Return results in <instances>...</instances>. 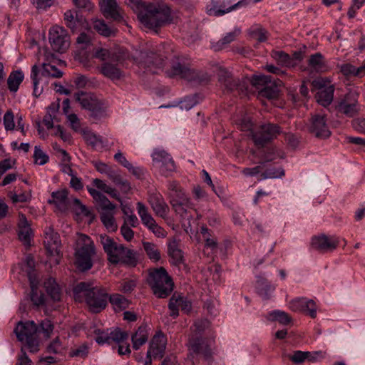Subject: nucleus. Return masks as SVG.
Masks as SVG:
<instances>
[{"mask_svg":"<svg viewBox=\"0 0 365 365\" xmlns=\"http://www.w3.org/2000/svg\"><path fill=\"white\" fill-rule=\"evenodd\" d=\"M73 297L78 302L85 301L91 312L98 313L106 307L108 293L101 286L94 285L91 282H81L73 287Z\"/></svg>","mask_w":365,"mask_h":365,"instance_id":"nucleus-1","label":"nucleus"},{"mask_svg":"<svg viewBox=\"0 0 365 365\" xmlns=\"http://www.w3.org/2000/svg\"><path fill=\"white\" fill-rule=\"evenodd\" d=\"M138 19L145 27L155 31L173 20L170 9L164 2L144 4L138 14Z\"/></svg>","mask_w":365,"mask_h":365,"instance_id":"nucleus-2","label":"nucleus"},{"mask_svg":"<svg viewBox=\"0 0 365 365\" xmlns=\"http://www.w3.org/2000/svg\"><path fill=\"white\" fill-rule=\"evenodd\" d=\"M100 242L107 255V259L113 264H122L128 267H135L138 263L136 253L116 242L113 238L106 235H100Z\"/></svg>","mask_w":365,"mask_h":365,"instance_id":"nucleus-3","label":"nucleus"},{"mask_svg":"<svg viewBox=\"0 0 365 365\" xmlns=\"http://www.w3.org/2000/svg\"><path fill=\"white\" fill-rule=\"evenodd\" d=\"M49 204L53 205L56 209L61 212H66L73 209L78 215L82 214L93 218L91 211L76 197L69 196L67 189L58 190L51 193V198L48 200Z\"/></svg>","mask_w":365,"mask_h":365,"instance_id":"nucleus-4","label":"nucleus"},{"mask_svg":"<svg viewBox=\"0 0 365 365\" xmlns=\"http://www.w3.org/2000/svg\"><path fill=\"white\" fill-rule=\"evenodd\" d=\"M148 284L158 298L167 297L173 290V282L163 267L148 270Z\"/></svg>","mask_w":365,"mask_h":365,"instance_id":"nucleus-5","label":"nucleus"},{"mask_svg":"<svg viewBox=\"0 0 365 365\" xmlns=\"http://www.w3.org/2000/svg\"><path fill=\"white\" fill-rule=\"evenodd\" d=\"M96 255V249L93 240L86 235L79 234L76 240V265L85 272L93 266L92 259Z\"/></svg>","mask_w":365,"mask_h":365,"instance_id":"nucleus-6","label":"nucleus"},{"mask_svg":"<svg viewBox=\"0 0 365 365\" xmlns=\"http://www.w3.org/2000/svg\"><path fill=\"white\" fill-rule=\"evenodd\" d=\"M14 332L19 341L24 344L31 353H36L39 350V339L38 336V327L34 321L19 322Z\"/></svg>","mask_w":365,"mask_h":365,"instance_id":"nucleus-7","label":"nucleus"},{"mask_svg":"<svg viewBox=\"0 0 365 365\" xmlns=\"http://www.w3.org/2000/svg\"><path fill=\"white\" fill-rule=\"evenodd\" d=\"M74 96L82 108L90 111L91 115L94 118H101L105 116V103L93 93L81 91L76 93Z\"/></svg>","mask_w":365,"mask_h":365,"instance_id":"nucleus-8","label":"nucleus"},{"mask_svg":"<svg viewBox=\"0 0 365 365\" xmlns=\"http://www.w3.org/2000/svg\"><path fill=\"white\" fill-rule=\"evenodd\" d=\"M281 129L277 124L265 123L260 125L255 132H252V138L258 147H264L266 144L276 138Z\"/></svg>","mask_w":365,"mask_h":365,"instance_id":"nucleus-9","label":"nucleus"},{"mask_svg":"<svg viewBox=\"0 0 365 365\" xmlns=\"http://www.w3.org/2000/svg\"><path fill=\"white\" fill-rule=\"evenodd\" d=\"M314 88L319 90L316 95L317 102L326 107L331 104L334 98V86L328 78H318L312 81Z\"/></svg>","mask_w":365,"mask_h":365,"instance_id":"nucleus-10","label":"nucleus"},{"mask_svg":"<svg viewBox=\"0 0 365 365\" xmlns=\"http://www.w3.org/2000/svg\"><path fill=\"white\" fill-rule=\"evenodd\" d=\"M358 98L359 95L356 92H349L345 95L336 106L337 114L344 115L348 118L356 115L360 110Z\"/></svg>","mask_w":365,"mask_h":365,"instance_id":"nucleus-11","label":"nucleus"},{"mask_svg":"<svg viewBox=\"0 0 365 365\" xmlns=\"http://www.w3.org/2000/svg\"><path fill=\"white\" fill-rule=\"evenodd\" d=\"M212 340L204 337H190L189 339V351L192 359L195 355L201 356L205 359H208L212 356Z\"/></svg>","mask_w":365,"mask_h":365,"instance_id":"nucleus-12","label":"nucleus"},{"mask_svg":"<svg viewBox=\"0 0 365 365\" xmlns=\"http://www.w3.org/2000/svg\"><path fill=\"white\" fill-rule=\"evenodd\" d=\"M48 38L52 48L57 52L63 53L69 47L67 31L61 26H53L49 31Z\"/></svg>","mask_w":365,"mask_h":365,"instance_id":"nucleus-13","label":"nucleus"},{"mask_svg":"<svg viewBox=\"0 0 365 365\" xmlns=\"http://www.w3.org/2000/svg\"><path fill=\"white\" fill-rule=\"evenodd\" d=\"M250 1L251 0H241L232 4L231 0H212L211 7L207 9V13L215 16H222L238 7L248 5Z\"/></svg>","mask_w":365,"mask_h":365,"instance_id":"nucleus-14","label":"nucleus"},{"mask_svg":"<svg viewBox=\"0 0 365 365\" xmlns=\"http://www.w3.org/2000/svg\"><path fill=\"white\" fill-rule=\"evenodd\" d=\"M153 165L159 169L162 175H168L175 170V163L167 152L163 150H156L153 155Z\"/></svg>","mask_w":365,"mask_h":365,"instance_id":"nucleus-15","label":"nucleus"},{"mask_svg":"<svg viewBox=\"0 0 365 365\" xmlns=\"http://www.w3.org/2000/svg\"><path fill=\"white\" fill-rule=\"evenodd\" d=\"M339 243V241L336 237L322 234L312 238L311 247L319 252L326 253L336 249Z\"/></svg>","mask_w":365,"mask_h":365,"instance_id":"nucleus-16","label":"nucleus"},{"mask_svg":"<svg viewBox=\"0 0 365 365\" xmlns=\"http://www.w3.org/2000/svg\"><path fill=\"white\" fill-rule=\"evenodd\" d=\"M309 129L310 133L317 138H326L331 135L324 115L315 114L312 115Z\"/></svg>","mask_w":365,"mask_h":365,"instance_id":"nucleus-17","label":"nucleus"},{"mask_svg":"<svg viewBox=\"0 0 365 365\" xmlns=\"http://www.w3.org/2000/svg\"><path fill=\"white\" fill-rule=\"evenodd\" d=\"M289 308L296 312H307V314L313 319L317 317L316 304L312 299L305 297L296 298L289 302Z\"/></svg>","mask_w":365,"mask_h":365,"instance_id":"nucleus-18","label":"nucleus"},{"mask_svg":"<svg viewBox=\"0 0 365 365\" xmlns=\"http://www.w3.org/2000/svg\"><path fill=\"white\" fill-rule=\"evenodd\" d=\"M44 245L48 254L51 256H58L60 253L61 240L59 235L51 227L46 229L44 233Z\"/></svg>","mask_w":365,"mask_h":365,"instance_id":"nucleus-19","label":"nucleus"},{"mask_svg":"<svg viewBox=\"0 0 365 365\" xmlns=\"http://www.w3.org/2000/svg\"><path fill=\"white\" fill-rule=\"evenodd\" d=\"M148 202L156 216L163 220L168 218L170 208L161 195L159 193L150 195Z\"/></svg>","mask_w":365,"mask_h":365,"instance_id":"nucleus-20","label":"nucleus"},{"mask_svg":"<svg viewBox=\"0 0 365 365\" xmlns=\"http://www.w3.org/2000/svg\"><path fill=\"white\" fill-rule=\"evenodd\" d=\"M166 337L161 332L157 333L152 339L149 349L147 352V357L162 358L166 348Z\"/></svg>","mask_w":365,"mask_h":365,"instance_id":"nucleus-21","label":"nucleus"},{"mask_svg":"<svg viewBox=\"0 0 365 365\" xmlns=\"http://www.w3.org/2000/svg\"><path fill=\"white\" fill-rule=\"evenodd\" d=\"M218 76L220 82L229 91L246 88L247 82L245 81L240 82L238 79L234 78L232 75L225 68L220 69Z\"/></svg>","mask_w":365,"mask_h":365,"instance_id":"nucleus-22","label":"nucleus"},{"mask_svg":"<svg viewBox=\"0 0 365 365\" xmlns=\"http://www.w3.org/2000/svg\"><path fill=\"white\" fill-rule=\"evenodd\" d=\"M99 4L101 10L106 19H112L115 21L123 19L116 0H101Z\"/></svg>","mask_w":365,"mask_h":365,"instance_id":"nucleus-23","label":"nucleus"},{"mask_svg":"<svg viewBox=\"0 0 365 365\" xmlns=\"http://www.w3.org/2000/svg\"><path fill=\"white\" fill-rule=\"evenodd\" d=\"M167 73L170 77L180 76L190 81H194L197 76L195 71L178 62L173 63Z\"/></svg>","mask_w":365,"mask_h":365,"instance_id":"nucleus-24","label":"nucleus"},{"mask_svg":"<svg viewBox=\"0 0 365 365\" xmlns=\"http://www.w3.org/2000/svg\"><path fill=\"white\" fill-rule=\"evenodd\" d=\"M115 63L112 61L103 63L98 69L105 77L112 81L119 80L123 76V72Z\"/></svg>","mask_w":365,"mask_h":365,"instance_id":"nucleus-25","label":"nucleus"},{"mask_svg":"<svg viewBox=\"0 0 365 365\" xmlns=\"http://www.w3.org/2000/svg\"><path fill=\"white\" fill-rule=\"evenodd\" d=\"M175 212L182 219L189 220L191 217L190 212L193 210V204L188 197L170 204Z\"/></svg>","mask_w":365,"mask_h":365,"instance_id":"nucleus-26","label":"nucleus"},{"mask_svg":"<svg viewBox=\"0 0 365 365\" xmlns=\"http://www.w3.org/2000/svg\"><path fill=\"white\" fill-rule=\"evenodd\" d=\"M87 190L93 200L99 204L102 211H113L115 209V205L113 204L103 194L94 188L88 187Z\"/></svg>","mask_w":365,"mask_h":365,"instance_id":"nucleus-27","label":"nucleus"},{"mask_svg":"<svg viewBox=\"0 0 365 365\" xmlns=\"http://www.w3.org/2000/svg\"><path fill=\"white\" fill-rule=\"evenodd\" d=\"M19 239L26 245L30 243L32 231L30 225L24 215H19Z\"/></svg>","mask_w":365,"mask_h":365,"instance_id":"nucleus-28","label":"nucleus"},{"mask_svg":"<svg viewBox=\"0 0 365 365\" xmlns=\"http://www.w3.org/2000/svg\"><path fill=\"white\" fill-rule=\"evenodd\" d=\"M240 28L235 27L232 31L227 33L220 40L212 45L215 51H220L233 42L241 34Z\"/></svg>","mask_w":365,"mask_h":365,"instance_id":"nucleus-29","label":"nucleus"},{"mask_svg":"<svg viewBox=\"0 0 365 365\" xmlns=\"http://www.w3.org/2000/svg\"><path fill=\"white\" fill-rule=\"evenodd\" d=\"M45 56L48 62H43L42 63L43 71L41 75L53 78H61L63 73L51 63L54 56L52 53H47L45 54Z\"/></svg>","mask_w":365,"mask_h":365,"instance_id":"nucleus-30","label":"nucleus"},{"mask_svg":"<svg viewBox=\"0 0 365 365\" xmlns=\"http://www.w3.org/2000/svg\"><path fill=\"white\" fill-rule=\"evenodd\" d=\"M168 197L170 198V204L187 197L182 187L176 181L169 182L168 185Z\"/></svg>","mask_w":365,"mask_h":365,"instance_id":"nucleus-31","label":"nucleus"},{"mask_svg":"<svg viewBox=\"0 0 365 365\" xmlns=\"http://www.w3.org/2000/svg\"><path fill=\"white\" fill-rule=\"evenodd\" d=\"M140 57L145 65L148 67L150 66H161L163 63L164 57L167 58V56L162 53H156L153 51L142 52Z\"/></svg>","mask_w":365,"mask_h":365,"instance_id":"nucleus-32","label":"nucleus"},{"mask_svg":"<svg viewBox=\"0 0 365 365\" xmlns=\"http://www.w3.org/2000/svg\"><path fill=\"white\" fill-rule=\"evenodd\" d=\"M148 339V333L146 327L140 326L131 336L133 348L138 350L141 346L147 342Z\"/></svg>","mask_w":365,"mask_h":365,"instance_id":"nucleus-33","label":"nucleus"},{"mask_svg":"<svg viewBox=\"0 0 365 365\" xmlns=\"http://www.w3.org/2000/svg\"><path fill=\"white\" fill-rule=\"evenodd\" d=\"M136 209L143 225L147 228L156 222L148 208L143 202H138Z\"/></svg>","mask_w":365,"mask_h":365,"instance_id":"nucleus-34","label":"nucleus"},{"mask_svg":"<svg viewBox=\"0 0 365 365\" xmlns=\"http://www.w3.org/2000/svg\"><path fill=\"white\" fill-rule=\"evenodd\" d=\"M93 55L94 58L99 59L103 63L119 61V57L115 53L104 48H95Z\"/></svg>","mask_w":365,"mask_h":365,"instance_id":"nucleus-35","label":"nucleus"},{"mask_svg":"<svg viewBox=\"0 0 365 365\" xmlns=\"http://www.w3.org/2000/svg\"><path fill=\"white\" fill-rule=\"evenodd\" d=\"M271 56L281 66L290 68L294 67L297 63L293 61L289 54L282 51H272Z\"/></svg>","mask_w":365,"mask_h":365,"instance_id":"nucleus-36","label":"nucleus"},{"mask_svg":"<svg viewBox=\"0 0 365 365\" xmlns=\"http://www.w3.org/2000/svg\"><path fill=\"white\" fill-rule=\"evenodd\" d=\"M309 66L313 71L317 72H325L327 70V66L325 63L323 56L320 53H316L312 55L309 58Z\"/></svg>","mask_w":365,"mask_h":365,"instance_id":"nucleus-37","label":"nucleus"},{"mask_svg":"<svg viewBox=\"0 0 365 365\" xmlns=\"http://www.w3.org/2000/svg\"><path fill=\"white\" fill-rule=\"evenodd\" d=\"M340 71L347 77H362L365 75V63L359 68H356L350 63H344L340 66Z\"/></svg>","mask_w":365,"mask_h":365,"instance_id":"nucleus-38","label":"nucleus"},{"mask_svg":"<svg viewBox=\"0 0 365 365\" xmlns=\"http://www.w3.org/2000/svg\"><path fill=\"white\" fill-rule=\"evenodd\" d=\"M45 289L48 294L54 302H59L61 298V293L58 285L56 284L55 279L52 278L48 279L44 282Z\"/></svg>","mask_w":365,"mask_h":365,"instance_id":"nucleus-39","label":"nucleus"},{"mask_svg":"<svg viewBox=\"0 0 365 365\" xmlns=\"http://www.w3.org/2000/svg\"><path fill=\"white\" fill-rule=\"evenodd\" d=\"M64 21L67 27L73 32L78 30L82 23V19H78L76 11L68 10L64 13Z\"/></svg>","mask_w":365,"mask_h":365,"instance_id":"nucleus-40","label":"nucleus"},{"mask_svg":"<svg viewBox=\"0 0 365 365\" xmlns=\"http://www.w3.org/2000/svg\"><path fill=\"white\" fill-rule=\"evenodd\" d=\"M100 218L108 230L111 232L117 230L118 225L114 217L113 211H102Z\"/></svg>","mask_w":365,"mask_h":365,"instance_id":"nucleus-41","label":"nucleus"},{"mask_svg":"<svg viewBox=\"0 0 365 365\" xmlns=\"http://www.w3.org/2000/svg\"><path fill=\"white\" fill-rule=\"evenodd\" d=\"M168 255L173 264H179L182 262L183 256L175 240H172L168 243Z\"/></svg>","mask_w":365,"mask_h":365,"instance_id":"nucleus-42","label":"nucleus"},{"mask_svg":"<svg viewBox=\"0 0 365 365\" xmlns=\"http://www.w3.org/2000/svg\"><path fill=\"white\" fill-rule=\"evenodd\" d=\"M143 246L150 260L156 262L160 259V252L157 245L150 242H143Z\"/></svg>","mask_w":365,"mask_h":365,"instance_id":"nucleus-43","label":"nucleus"},{"mask_svg":"<svg viewBox=\"0 0 365 365\" xmlns=\"http://www.w3.org/2000/svg\"><path fill=\"white\" fill-rule=\"evenodd\" d=\"M23 79L24 74L21 71H16L12 72L7 79L9 89L12 92L17 91Z\"/></svg>","mask_w":365,"mask_h":365,"instance_id":"nucleus-44","label":"nucleus"},{"mask_svg":"<svg viewBox=\"0 0 365 365\" xmlns=\"http://www.w3.org/2000/svg\"><path fill=\"white\" fill-rule=\"evenodd\" d=\"M210 327V322L206 319H200L195 322L191 327L192 334L191 337H202V335Z\"/></svg>","mask_w":365,"mask_h":365,"instance_id":"nucleus-45","label":"nucleus"},{"mask_svg":"<svg viewBox=\"0 0 365 365\" xmlns=\"http://www.w3.org/2000/svg\"><path fill=\"white\" fill-rule=\"evenodd\" d=\"M93 29L101 35L108 37L113 34L114 31L108 26L103 20L93 19Z\"/></svg>","mask_w":365,"mask_h":365,"instance_id":"nucleus-46","label":"nucleus"},{"mask_svg":"<svg viewBox=\"0 0 365 365\" xmlns=\"http://www.w3.org/2000/svg\"><path fill=\"white\" fill-rule=\"evenodd\" d=\"M250 36L258 42H264L267 39V31L261 26H255L250 29Z\"/></svg>","mask_w":365,"mask_h":365,"instance_id":"nucleus-47","label":"nucleus"},{"mask_svg":"<svg viewBox=\"0 0 365 365\" xmlns=\"http://www.w3.org/2000/svg\"><path fill=\"white\" fill-rule=\"evenodd\" d=\"M108 300L115 309H125L128 306V301L119 294L108 296Z\"/></svg>","mask_w":365,"mask_h":365,"instance_id":"nucleus-48","label":"nucleus"},{"mask_svg":"<svg viewBox=\"0 0 365 365\" xmlns=\"http://www.w3.org/2000/svg\"><path fill=\"white\" fill-rule=\"evenodd\" d=\"M39 69L38 67L36 65H34L31 68V78L33 82V86H34V95L35 96H39L43 91L42 88L38 87V81H39Z\"/></svg>","mask_w":365,"mask_h":365,"instance_id":"nucleus-49","label":"nucleus"},{"mask_svg":"<svg viewBox=\"0 0 365 365\" xmlns=\"http://www.w3.org/2000/svg\"><path fill=\"white\" fill-rule=\"evenodd\" d=\"M269 319L272 321H278L282 324H287L291 322L290 316L285 312L274 310L269 314Z\"/></svg>","mask_w":365,"mask_h":365,"instance_id":"nucleus-50","label":"nucleus"},{"mask_svg":"<svg viewBox=\"0 0 365 365\" xmlns=\"http://www.w3.org/2000/svg\"><path fill=\"white\" fill-rule=\"evenodd\" d=\"M82 135L87 144L91 145L93 148H96L102 144V140L89 130L83 129Z\"/></svg>","mask_w":365,"mask_h":365,"instance_id":"nucleus-51","label":"nucleus"},{"mask_svg":"<svg viewBox=\"0 0 365 365\" xmlns=\"http://www.w3.org/2000/svg\"><path fill=\"white\" fill-rule=\"evenodd\" d=\"M110 344L115 342L120 344L124 342L128 338V333L122 331L120 328H115L113 330H110Z\"/></svg>","mask_w":365,"mask_h":365,"instance_id":"nucleus-52","label":"nucleus"},{"mask_svg":"<svg viewBox=\"0 0 365 365\" xmlns=\"http://www.w3.org/2000/svg\"><path fill=\"white\" fill-rule=\"evenodd\" d=\"M31 300L34 305L39 307L43 305L45 302L44 295L41 292H38L37 288L35 287L34 282H31Z\"/></svg>","mask_w":365,"mask_h":365,"instance_id":"nucleus-53","label":"nucleus"},{"mask_svg":"<svg viewBox=\"0 0 365 365\" xmlns=\"http://www.w3.org/2000/svg\"><path fill=\"white\" fill-rule=\"evenodd\" d=\"M94 333L96 335L95 340L98 344H110V329H96Z\"/></svg>","mask_w":365,"mask_h":365,"instance_id":"nucleus-54","label":"nucleus"},{"mask_svg":"<svg viewBox=\"0 0 365 365\" xmlns=\"http://www.w3.org/2000/svg\"><path fill=\"white\" fill-rule=\"evenodd\" d=\"M271 81L272 77L270 76L260 75L254 76L250 81L252 86L259 89L260 86L265 87L268 83H271Z\"/></svg>","mask_w":365,"mask_h":365,"instance_id":"nucleus-55","label":"nucleus"},{"mask_svg":"<svg viewBox=\"0 0 365 365\" xmlns=\"http://www.w3.org/2000/svg\"><path fill=\"white\" fill-rule=\"evenodd\" d=\"M34 158L35 163L41 165L46 164L48 160V156L38 146L34 148Z\"/></svg>","mask_w":365,"mask_h":365,"instance_id":"nucleus-56","label":"nucleus"},{"mask_svg":"<svg viewBox=\"0 0 365 365\" xmlns=\"http://www.w3.org/2000/svg\"><path fill=\"white\" fill-rule=\"evenodd\" d=\"M4 125L5 129L8 130H13L15 128L14 116L13 112L9 110L4 114Z\"/></svg>","mask_w":365,"mask_h":365,"instance_id":"nucleus-57","label":"nucleus"},{"mask_svg":"<svg viewBox=\"0 0 365 365\" xmlns=\"http://www.w3.org/2000/svg\"><path fill=\"white\" fill-rule=\"evenodd\" d=\"M168 308L170 311V316L176 318L179 314L180 305L178 303V297L173 296L169 301Z\"/></svg>","mask_w":365,"mask_h":365,"instance_id":"nucleus-58","label":"nucleus"},{"mask_svg":"<svg viewBox=\"0 0 365 365\" xmlns=\"http://www.w3.org/2000/svg\"><path fill=\"white\" fill-rule=\"evenodd\" d=\"M155 237L158 238H164L167 236V232L160 226L156 222L148 227Z\"/></svg>","mask_w":365,"mask_h":365,"instance_id":"nucleus-59","label":"nucleus"},{"mask_svg":"<svg viewBox=\"0 0 365 365\" xmlns=\"http://www.w3.org/2000/svg\"><path fill=\"white\" fill-rule=\"evenodd\" d=\"M67 119H68V121L71 128L74 131H76V132L81 131L82 132L83 130L81 129L80 119L76 114L71 113V114L68 115Z\"/></svg>","mask_w":365,"mask_h":365,"instance_id":"nucleus-60","label":"nucleus"},{"mask_svg":"<svg viewBox=\"0 0 365 365\" xmlns=\"http://www.w3.org/2000/svg\"><path fill=\"white\" fill-rule=\"evenodd\" d=\"M136 287V282L133 279H125L121 282L119 290L123 293H130Z\"/></svg>","mask_w":365,"mask_h":365,"instance_id":"nucleus-61","label":"nucleus"},{"mask_svg":"<svg viewBox=\"0 0 365 365\" xmlns=\"http://www.w3.org/2000/svg\"><path fill=\"white\" fill-rule=\"evenodd\" d=\"M310 353L308 351H296L289 356V359L295 364L303 362L306 359L309 358Z\"/></svg>","mask_w":365,"mask_h":365,"instance_id":"nucleus-62","label":"nucleus"},{"mask_svg":"<svg viewBox=\"0 0 365 365\" xmlns=\"http://www.w3.org/2000/svg\"><path fill=\"white\" fill-rule=\"evenodd\" d=\"M260 95L269 99H273L277 98L278 95V91L276 88H273L267 85L265 87L261 88Z\"/></svg>","mask_w":365,"mask_h":365,"instance_id":"nucleus-63","label":"nucleus"},{"mask_svg":"<svg viewBox=\"0 0 365 365\" xmlns=\"http://www.w3.org/2000/svg\"><path fill=\"white\" fill-rule=\"evenodd\" d=\"M32 361L27 356L24 347L21 349V351L17 357V362L16 365H31Z\"/></svg>","mask_w":365,"mask_h":365,"instance_id":"nucleus-64","label":"nucleus"}]
</instances>
